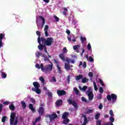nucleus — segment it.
I'll use <instances>...</instances> for the list:
<instances>
[{
    "label": "nucleus",
    "instance_id": "nucleus-1",
    "mask_svg": "<svg viewBox=\"0 0 125 125\" xmlns=\"http://www.w3.org/2000/svg\"><path fill=\"white\" fill-rule=\"evenodd\" d=\"M50 63L51 64L45 65L44 66H43V64L42 63L41 64V70L42 72H44L45 74H50L52 71L53 64L51 62Z\"/></svg>",
    "mask_w": 125,
    "mask_h": 125
},
{
    "label": "nucleus",
    "instance_id": "nucleus-2",
    "mask_svg": "<svg viewBox=\"0 0 125 125\" xmlns=\"http://www.w3.org/2000/svg\"><path fill=\"white\" fill-rule=\"evenodd\" d=\"M41 42L43 44L46 45L47 46H50L52 45V43L54 42V39L52 37L47 38L46 39L43 38H41Z\"/></svg>",
    "mask_w": 125,
    "mask_h": 125
},
{
    "label": "nucleus",
    "instance_id": "nucleus-3",
    "mask_svg": "<svg viewBox=\"0 0 125 125\" xmlns=\"http://www.w3.org/2000/svg\"><path fill=\"white\" fill-rule=\"evenodd\" d=\"M16 116V113L13 112L11 114L10 124L11 125H17L18 124V120L17 119H15V117Z\"/></svg>",
    "mask_w": 125,
    "mask_h": 125
},
{
    "label": "nucleus",
    "instance_id": "nucleus-4",
    "mask_svg": "<svg viewBox=\"0 0 125 125\" xmlns=\"http://www.w3.org/2000/svg\"><path fill=\"white\" fill-rule=\"evenodd\" d=\"M106 98L108 101L110 102L112 101L113 103H115V102L117 101L118 97L115 94H111V95H107L106 96Z\"/></svg>",
    "mask_w": 125,
    "mask_h": 125
},
{
    "label": "nucleus",
    "instance_id": "nucleus-5",
    "mask_svg": "<svg viewBox=\"0 0 125 125\" xmlns=\"http://www.w3.org/2000/svg\"><path fill=\"white\" fill-rule=\"evenodd\" d=\"M68 52V50L66 47H64L62 49V53L59 54V58L62 61H66V58L65 57V53H67Z\"/></svg>",
    "mask_w": 125,
    "mask_h": 125
},
{
    "label": "nucleus",
    "instance_id": "nucleus-6",
    "mask_svg": "<svg viewBox=\"0 0 125 125\" xmlns=\"http://www.w3.org/2000/svg\"><path fill=\"white\" fill-rule=\"evenodd\" d=\"M40 107L39 108L38 112L40 115V116H42L44 113V103H41L40 104Z\"/></svg>",
    "mask_w": 125,
    "mask_h": 125
},
{
    "label": "nucleus",
    "instance_id": "nucleus-7",
    "mask_svg": "<svg viewBox=\"0 0 125 125\" xmlns=\"http://www.w3.org/2000/svg\"><path fill=\"white\" fill-rule=\"evenodd\" d=\"M86 94L87 95L89 101H92L94 97L93 92L91 91L90 89H88L86 91Z\"/></svg>",
    "mask_w": 125,
    "mask_h": 125
},
{
    "label": "nucleus",
    "instance_id": "nucleus-8",
    "mask_svg": "<svg viewBox=\"0 0 125 125\" xmlns=\"http://www.w3.org/2000/svg\"><path fill=\"white\" fill-rule=\"evenodd\" d=\"M38 43H39V45H38V49H39L40 51H42V50L43 48H44L45 45H44L43 44H42V40L41 38H38Z\"/></svg>",
    "mask_w": 125,
    "mask_h": 125
},
{
    "label": "nucleus",
    "instance_id": "nucleus-9",
    "mask_svg": "<svg viewBox=\"0 0 125 125\" xmlns=\"http://www.w3.org/2000/svg\"><path fill=\"white\" fill-rule=\"evenodd\" d=\"M67 102L69 103V105H72L74 108H78V104L74 101L72 100V99H69L67 100Z\"/></svg>",
    "mask_w": 125,
    "mask_h": 125
},
{
    "label": "nucleus",
    "instance_id": "nucleus-10",
    "mask_svg": "<svg viewBox=\"0 0 125 125\" xmlns=\"http://www.w3.org/2000/svg\"><path fill=\"white\" fill-rule=\"evenodd\" d=\"M57 93L58 96H64V95L67 94V93L64 90H58Z\"/></svg>",
    "mask_w": 125,
    "mask_h": 125
},
{
    "label": "nucleus",
    "instance_id": "nucleus-11",
    "mask_svg": "<svg viewBox=\"0 0 125 125\" xmlns=\"http://www.w3.org/2000/svg\"><path fill=\"white\" fill-rule=\"evenodd\" d=\"M5 37L4 33L0 34V48H1L3 46V42H2V39H4Z\"/></svg>",
    "mask_w": 125,
    "mask_h": 125
},
{
    "label": "nucleus",
    "instance_id": "nucleus-12",
    "mask_svg": "<svg viewBox=\"0 0 125 125\" xmlns=\"http://www.w3.org/2000/svg\"><path fill=\"white\" fill-rule=\"evenodd\" d=\"M31 89L32 91L36 92V93H37V94H41V93H42V90L39 89V88H35V87H32Z\"/></svg>",
    "mask_w": 125,
    "mask_h": 125
},
{
    "label": "nucleus",
    "instance_id": "nucleus-13",
    "mask_svg": "<svg viewBox=\"0 0 125 125\" xmlns=\"http://www.w3.org/2000/svg\"><path fill=\"white\" fill-rule=\"evenodd\" d=\"M63 103V101L62 100H58L56 102V107H60Z\"/></svg>",
    "mask_w": 125,
    "mask_h": 125
},
{
    "label": "nucleus",
    "instance_id": "nucleus-14",
    "mask_svg": "<svg viewBox=\"0 0 125 125\" xmlns=\"http://www.w3.org/2000/svg\"><path fill=\"white\" fill-rule=\"evenodd\" d=\"M73 67V65H70L69 63H65L64 64V68L65 69H66L67 71H69L71 68Z\"/></svg>",
    "mask_w": 125,
    "mask_h": 125
},
{
    "label": "nucleus",
    "instance_id": "nucleus-15",
    "mask_svg": "<svg viewBox=\"0 0 125 125\" xmlns=\"http://www.w3.org/2000/svg\"><path fill=\"white\" fill-rule=\"evenodd\" d=\"M0 73H1V78H3V79H5V78L7 77V75L6 74V73L3 72V69H1L0 71Z\"/></svg>",
    "mask_w": 125,
    "mask_h": 125
},
{
    "label": "nucleus",
    "instance_id": "nucleus-16",
    "mask_svg": "<svg viewBox=\"0 0 125 125\" xmlns=\"http://www.w3.org/2000/svg\"><path fill=\"white\" fill-rule=\"evenodd\" d=\"M33 84L35 87V88H40L41 85H40V83H39L38 82H35L33 83Z\"/></svg>",
    "mask_w": 125,
    "mask_h": 125
},
{
    "label": "nucleus",
    "instance_id": "nucleus-17",
    "mask_svg": "<svg viewBox=\"0 0 125 125\" xmlns=\"http://www.w3.org/2000/svg\"><path fill=\"white\" fill-rule=\"evenodd\" d=\"M29 109L33 112V113H35L36 111V109L34 107V105L32 104H30L29 105Z\"/></svg>",
    "mask_w": 125,
    "mask_h": 125
},
{
    "label": "nucleus",
    "instance_id": "nucleus-18",
    "mask_svg": "<svg viewBox=\"0 0 125 125\" xmlns=\"http://www.w3.org/2000/svg\"><path fill=\"white\" fill-rule=\"evenodd\" d=\"M65 61H66V62H67V63H70V62H71V63H72V64L75 63V60H71V59L68 58V57L65 58Z\"/></svg>",
    "mask_w": 125,
    "mask_h": 125
},
{
    "label": "nucleus",
    "instance_id": "nucleus-19",
    "mask_svg": "<svg viewBox=\"0 0 125 125\" xmlns=\"http://www.w3.org/2000/svg\"><path fill=\"white\" fill-rule=\"evenodd\" d=\"M63 121L62 122V124L63 125H68L69 123L70 122V120H69V118H65V119H63Z\"/></svg>",
    "mask_w": 125,
    "mask_h": 125
},
{
    "label": "nucleus",
    "instance_id": "nucleus-20",
    "mask_svg": "<svg viewBox=\"0 0 125 125\" xmlns=\"http://www.w3.org/2000/svg\"><path fill=\"white\" fill-rule=\"evenodd\" d=\"M69 112H64L62 116V119H68Z\"/></svg>",
    "mask_w": 125,
    "mask_h": 125
},
{
    "label": "nucleus",
    "instance_id": "nucleus-21",
    "mask_svg": "<svg viewBox=\"0 0 125 125\" xmlns=\"http://www.w3.org/2000/svg\"><path fill=\"white\" fill-rule=\"evenodd\" d=\"M57 117V114L56 113H54L51 115L50 120V121H52V120H54V119H56Z\"/></svg>",
    "mask_w": 125,
    "mask_h": 125
},
{
    "label": "nucleus",
    "instance_id": "nucleus-22",
    "mask_svg": "<svg viewBox=\"0 0 125 125\" xmlns=\"http://www.w3.org/2000/svg\"><path fill=\"white\" fill-rule=\"evenodd\" d=\"M56 67L58 70V74H62V70H61V67L59 65V63H58L56 65Z\"/></svg>",
    "mask_w": 125,
    "mask_h": 125
},
{
    "label": "nucleus",
    "instance_id": "nucleus-23",
    "mask_svg": "<svg viewBox=\"0 0 125 125\" xmlns=\"http://www.w3.org/2000/svg\"><path fill=\"white\" fill-rule=\"evenodd\" d=\"M21 104L22 107V109H26L27 105H26V103L24 101H22L21 102Z\"/></svg>",
    "mask_w": 125,
    "mask_h": 125
},
{
    "label": "nucleus",
    "instance_id": "nucleus-24",
    "mask_svg": "<svg viewBox=\"0 0 125 125\" xmlns=\"http://www.w3.org/2000/svg\"><path fill=\"white\" fill-rule=\"evenodd\" d=\"M83 75H79L77 76L75 79L76 81H80V80H81V79H83Z\"/></svg>",
    "mask_w": 125,
    "mask_h": 125
},
{
    "label": "nucleus",
    "instance_id": "nucleus-25",
    "mask_svg": "<svg viewBox=\"0 0 125 125\" xmlns=\"http://www.w3.org/2000/svg\"><path fill=\"white\" fill-rule=\"evenodd\" d=\"M81 41V43L83 44V42H86V38L83 37V36L80 37Z\"/></svg>",
    "mask_w": 125,
    "mask_h": 125
},
{
    "label": "nucleus",
    "instance_id": "nucleus-26",
    "mask_svg": "<svg viewBox=\"0 0 125 125\" xmlns=\"http://www.w3.org/2000/svg\"><path fill=\"white\" fill-rule=\"evenodd\" d=\"M88 81H89L88 79L85 77H83V78H82V82L83 83H87Z\"/></svg>",
    "mask_w": 125,
    "mask_h": 125
},
{
    "label": "nucleus",
    "instance_id": "nucleus-27",
    "mask_svg": "<svg viewBox=\"0 0 125 125\" xmlns=\"http://www.w3.org/2000/svg\"><path fill=\"white\" fill-rule=\"evenodd\" d=\"M84 118V124L86 125L88 123V120H87V118H86V115H83V116Z\"/></svg>",
    "mask_w": 125,
    "mask_h": 125
},
{
    "label": "nucleus",
    "instance_id": "nucleus-28",
    "mask_svg": "<svg viewBox=\"0 0 125 125\" xmlns=\"http://www.w3.org/2000/svg\"><path fill=\"white\" fill-rule=\"evenodd\" d=\"M9 107L10 109L12 111H14V110L15 109V106H14V105L13 104L10 105Z\"/></svg>",
    "mask_w": 125,
    "mask_h": 125
},
{
    "label": "nucleus",
    "instance_id": "nucleus-29",
    "mask_svg": "<svg viewBox=\"0 0 125 125\" xmlns=\"http://www.w3.org/2000/svg\"><path fill=\"white\" fill-rule=\"evenodd\" d=\"M39 80H40V81H41V82L42 83L44 84V83L45 82V80H44V78H43L42 77H40L39 78Z\"/></svg>",
    "mask_w": 125,
    "mask_h": 125
},
{
    "label": "nucleus",
    "instance_id": "nucleus-30",
    "mask_svg": "<svg viewBox=\"0 0 125 125\" xmlns=\"http://www.w3.org/2000/svg\"><path fill=\"white\" fill-rule=\"evenodd\" d=\"M74 91H75L76 94H80V91H79L77 87L74 88Z\"/></svg>",
    "mask_w": 125,
    "mask_h": 125
},
{
    "label": "nucleus",
    "instance_id": "nucleus-31",
    "mask_svg": "<svg viewBox=\"0 0 125 125\" xmlns=\"http://www.w3.org/2000/svg\"><path fill=\"white\" fill-rule=\"evenodd\" d=\"M81 46L80 45H76L73 46V49L74 50H77V49H79V48Z\"/></svg>",
    "mask_w": 125,
    "mask_h": 125
},
{
    "label": "nucleus",
    "instance_id": "nucleus-32",
    "mask_svg": "<svg viewBox=\"0 0 125 125\" xmlns=\"http://www.w3.org/2000/svg\"><path fill=\"white\" fill-rule=\"evenodd\" d=\"M99 117H100V113H98L96 114L95 118L96 120H98V119H99Z\"/></svg>",
    "mask_w": 125,
    "mask_h": 125
},
{
    "label": "nucleus",
    "instance_id": "nucleus-33",
    "mask_svg": "<svg viewBox=\"0 0 125 125\" xmlns=\"http://www.w3.org/2000/svg\"><path fill=\"white\" fill-rule=\"evenodd\" d=\"M88 61H90V62H93V61H94V59H93L92 57L89 56Z\"/></svg>",
    "mask_w": 125,
    "mask_h": 125
},
{
    "label": "nucleus",
    "instance_id": "nucleus-34",
    "mask_svg": "<svg viewBox=\"0 0 125 125\" xmlns=\"http://www.w3.org/2000/svg\"><path fill=\"white\" fill-rule=\"evenodd\" d=\"M83 102H84L85 103H86L87 102V100L84 98V97H82L81 98Z\"/></svg>",
    "mask_w": 125,
    "mask_h": 125
},
{
    "label": "nucleus",
    "instance_id": "nucleus-35",
    "mask_svg": "<svg viewBox=\"0 0 125 125\" xmlns=\"http://www.w3.org/2000/svg\"><path fill=\"white\" fill-rule=\"evenodd\" d=\"M40 55H41V52L38 51V52H36V57H37V58H40Z\"/></svg>",
    "mask_w": 125,
    "mask_h": 125
},
{
    "label": "nucleus",
    "instance_id": "nucleus-36",
    "mask_svg": "<svg viewBox=\"0 0 125 125\" xmlns=\"http://www.w3.org/2000/svg\"><path fill=\"white\" fill-rule=\"evenodd\" d=\"M104 90H103V88L102 87H100L99 88V92L101 93V94H102L103 93V92Z\"/></svg>",
    "mask_w": 125,
    "mask_h": 125
},
{
    "label": "nucleus",
    "instance_id": "nucleus-37",
    "mask_svg": "<svg viewBox=\"0 0 125 125\" xmlns=\"http://www.w3.org/2000/svg\"><path fill=\"white\" fill-rule=\"evenodd\" d=\"M30 100L31 103H33V104H36V101H35V100L34 99V98H31L30 99Z\"/></svg>",
    "mask_w": 125,
    "mask_h": 125
},
{
    "label": "nucleus",
    "instance_id": "nucleus-38",
    "mask_svg": "<svg viewBox=\"0 0 125 125\" xmlns=\"http://www.w3.org/2000/svg\"><path fill=\"white\" fill-rule=\"evenodd\" d=\"M5 120H6V116H4L1 119L2 123H5Z\"/></svg>",
    "mask_w": 125,
    "mask_h": 125
},
{
    "label": "nucleus",
    "instance_id": "nucleus-39",
    "mask_svg": "<svg viewBox=\"0 0 125 125\" xmlns=\"http://www.w3.org/2000/svg\"><path fill=\"white\" fill-rule=\"evenodd\" d=\"M35 67L36 68H38V69H42V66H41V64L40 65V64L39 63H37L36 65H35Z\"/></svg>",
    "mask_w": 125,
    "mask_h": 125
},
{
    "label": "nucleus",
    "instance_id": "nucleus-40",
    "mask_svg": "<svg viewBox=\"0 0 125 125\" xmlns=\"http://www.w3.org/2000/svg\"><path fill=\"white\" fill-rule=\"evenodd\" d=\"M109 120L110 121H111V123H114V122H115V118H114V117L111 116L109 118Z\"/></svg>",
    "mask_w": 125,
    "mask_h": 125
},
{
    "label": "nucleus",
    "instance_id": "nucleus-41",
    "mask_svg": "<svg viewBox=\"0 0 125 125\" xmlns=\"http://www.w3.org/2000/svg\"><path fill=\"white\" fill-rule=\"evenodd\" d=\"M109 114L110 115L111 117H114V112H113L112 110H110L109 111Z\"/></svg>",
    "mask_w": 125,
    "mask_h": 125
},
{
    "label": "nucleus",
    "instance_id": "nucleus-42",
    "mask_svg": "<svg viewBox=\"0 0 125 125\" xmlns=\"http://www.w3.org/2000/svg\"><path fill=\"white\" fill-rule=\"evenodd\" d=\"M49 28V26L47 25H45L44 31H48V28Z\"/></svg>",
    "mask_w": 125,
    "mask_h": 125
},
{
    "label": "nucleus",
    "instance_id": "nucleus-43",
    "mask_svg": "<svg viewBox=\"0 0 125 125\" xmlns=\"http://www.w3.org/2000/svg\"><path fill=\"white\" fill-rule=\"evenodd\" d=\"M88 76L90 77V78H93V73L92 72H90L88 73Z\"/></svg>",
    "mask_w": 125,
    "mask_h": 125
},
{
    "label": "nucleus",
    "instance_id": "nucleus-44",
    "mask_svg": "<svg viewBox=\"0 0 125 125\" xmlns=\"http://www.w3.org/2000/svg\"><path fill=\"white\" fill-rule=\"evenodd\" d=\"M36 34L37 36H39L38 38H39V39H41V32L37 31H36Z\"/></svg>",
    "mask_w": 125,
    "mask_h": 125
},
{
    "label": "nucleus",
    "instance_id": "nucleus-45",
    "mask_svg": "<svg viewBox=\"0 0 125 125\" xmlns=\"http://www.w3.org/2000/svg\"><path fill=\"white\" fill-rule=\"evenodd\" d=\"M87 48L88 50H90V49H91V45H90V43L88 44Z\"/></svg>",
    "mask_w": 125,
    "mask_h": 125
},
{
    "label": "nucleus",
    "instance_id": "nucleus-46",
    "mask_svg": "<svg viewBox=\"0 0 125 125\" xmlns=\"http://www.w3.org/2000/svg\"><path fill=\"white\" fill-rule=\"evenodd\" d=\"M42 119V117L41 116L38 117L37 118H36L35 119V123H37V122H39Z\"/></svg>",
    "mask_w": 125,
    "mask_h": 125
},
{
    "label": "nucleus",
    "instance_id": "nucleus-47",
    "mask_svg": "<svg viewBox=\"0 0 125 125\" xmlns=\"http://www.w3.org/2000/svg\"><path fill=\"white\" fill-rule=\"evenodd\" d=\"M97 99H102V95L99 94L97 97Z\"/></svg>",
    "mask_w": 125,
    "mask_h": 125
},
{
    "label": "nucleus",
    "instance_id": "nucleus-48",
    "mask_svg": "<svg viewBox=\"0 0 125 125\" xmlns=\"http://www.w3.org/2000/svg\"><path fill=\"white\" fill-rule=\"evenodd\" d=\"M87 88V86L85 85L83 86L82 88V90H83L84 91H85L86 90V89Z\"/></svg>",
    "mask_w": 125,
    "mask_h": 125
},
{
    "label": "nucleus",
    "instance_id": "nucleus-49",
    "mask_svg": "<svg viewBox=\"0 0 125 125\" xmlns=\"http://www.w3.org/2000/svg\"><path fill=\"white\" fill-rule=\"evenodd\" d=\"M54 18H55L56 20V22H58L59 21V18L57 17L56 16H54Z\"/></svg>",
    "mask_w": 125,
    "mask_h": 125
},
{
    "label": "nucleus",
    "instance_id": "nucleus-50",
    "mask_svg": "<svg viewBox=\"0 0 125 125\" xmlns=\"http://www.w3.org/2000/svg\"><path fill=\"white\" fill-rule=\"evenodd\" d=\"M83 67L84 69H85V68H86V62H83Z\"/></svg>",
    "mask_w": 125,
    "mask_h": 125
},
{
    "label": "nucleus",
    "instance_id": "nucleus-51",
    "mask_svg": "<svg viewBox=\"0 0 125 125\" xmlns=\"http://www.w3.org/2000/svg\"><path fill=\"white\" fill-rule=\"evenodd\" d=\"M99 109H100V110H102V109H103V105H102V104H100V105L99 106Z\"/></svg>",
    "mask_w": 125,
    "mask_h": 125
},
{
    "label": "nucleus",
    "instance_id": "nucleus-52",
    "mask_svg": "<svg viewBox=\"0 0 125 125\" xmlns=\"http://www.w3.org/2000/svg\"><path fill=\"white\" fill-rule=\"evenodd\" d=\"M2 107H3V105H2V104H0V113H1L2 111Z\"/></svg>",
    "mask_w": 125,
    "mask_h": 125
},
{
    "label": "nucleus",
    "instance_id": "nucleus-53",
    "mask_svg": "<svg viewBox=\"0 0 125 125\" xmlns=\"http://www.w3.org/2000/svg\"><path fill=\"white\" fill-rule=\"evenodd\" d=\"M70 79H71V75H68V76L67 77V80L68 83H70Z\"/></svg>",
    "mask_w": 125,
    "mask_h": 125
},
{
    "label": "nucleus",
    "instance_id": "nucleus-54",
    "mask_svg": "<svg viewBox=\"0 0 125 125\" xmlns=\"http://www.w3.org/2000/svg\"><path fill=\"white\" fill-rule=\"evenodd\" d=\"M99 83H101V85L104 86V83H103V81L101 79H99Z\"/></svg>",
    "mask_w": 125,
    "mask_h": 125
},
{
    "label": "nucleus",
    "instance_id": "nucleus-55",
    "mask_svg": "<svg viewBox=\"0 0 125 125\" xmlns=\"http://www.w3.org/2000/svg\"><path fill=\"white\" fill-rule=\"evenodd\" d=\"M44 60L45 61H47L48 62H49L50 61L49 59L47 57H44Z\"/></svg>",
    "mask_w": 125,
    "mask_h": 125
},
{
    "label": "nucleus",
    "instance_id": "nucleus-56",
    "mask_svg": "<svg viewBox=\"0 0 125 125\" xmlns=\"http://www.w3.org/2000/svg\"><path fill=\"white\" fill-rule=\"evenodd\" d=\"M49 97H52V93H51V92L49 91L47 93Z\"/></svg>",
    "mask_w": 125,
    "mask_h": 125
},
{
    "label": "nucleus",
    "instance_id": "nucleus-57",
    "mask_svg": "<svg viewBox=\"0 0 125 125\" xmlns=\"http://www.w3.org/2000/svg\"><path fill=\"white\" fill-rule=\"evenodd\" d=\"M97 125H101V120H98L96 122Z\"/></svg>",
    "mask_w": 125,
    "mask_h": 125
},
{
    "label": "nucleus",
    "instance_id": "nucleus-58",
    "mask_svg": "<svg viewBox=\"0 0 125 125\" xmlns=\"http://www.w3.org/2000/svg\"><path fill=\"white\" fill-rule=\"evenodd\" d=\"M44 33H45V37H48V36H49L48 35V31H44Z\"/></svg>",
    "mask_w": 125,
    "mask_h": 125
},
{
    "label": "nucleus",
    "instance_id": "nucleus-59",
    "mask_svg": "<svg viewBox=\"0 0 125 125\" xmlns=\"http://www.w3.org/2000/svg\"><path fill=\"white\" fill-rule=\"evenodd\" d=\"M3 104V105H9V102H7V101L4 102Z\"/></svg>",
    "mask_w": 125,
    "mask_h": 125
},
{
    "label": "nucleus",
    "instance_id": "nucleus-60",
    "mask_svg": "<svg viewBox=\"0 0 125 125\" xmlns=\"http://www.w3.org/2000/svg\"><path fill=\"white\" fill-rule=\"evenodd\" d=\"M44 24H45V19L43 20L42 21V27H43V26H44Z\"/></svg>",
    "mask_w": 125,
    "mask_h": 125
},
{
    "label": "nucleus",
    "instance_id": "nucleus-61",
    "mask_svg": "<svg viewBox=\"0 0 125 125\" xmlns=\"http://www.w3.org/2000/svg\"><path fill=\"white\" fill-rule=\"evenodd\" d=\"M40 56H41V57H43V58L45 57L43 54L42 53V52H40Z\"/></svg>",
    "mask_w": 125,
    "mask_h": 125
},
{
    "label": "nucleus",
    "instance_id": "nucleus-62",
    "mask_svg": "<svg viewBox=\"0 0 125 125\" xmlns=\"http://www.w3.org/2000/svg\"><path fill=\"white\" fill-rule=\"evenodd\" d=\"M52 81L54 82V83H56V78L55 77H53Z\"/></svg>",
    "mask_w": 125,
    "mask_h": 125
},
{
    "label": "nucleus",
    "instance_id": "nucleus-63",
    "mask_svg": "<svg viewBox=\"0 0 125 125\" xmlns=\"http://www.w3.org/2000/svg\"><path fill=\"white\" fill-rule=\"evenodd\" d=\"M39 19H42V21H43V20H44V19H45L43 18V17L42 16H39Z\"/></svg>",
    "mask_w": 125,
    "mask_h": 125
},
{
    "label": "nucleus",
    "instance_id": "nucleus-64",
    "mask_svg": "<svg viewBox=\"0 0 125 125\" xmlns=\"http://www.w3.org/2000/svg\"><path fill=\"white\" fill-rule=\"evenodd\" d=\"M66 33L67 34V35H70V33H71V32L70 31V30H67L66 31Z\"/></svg>",
    "mask_w": 125,
    "mask_h": 125
}]
</instances>
